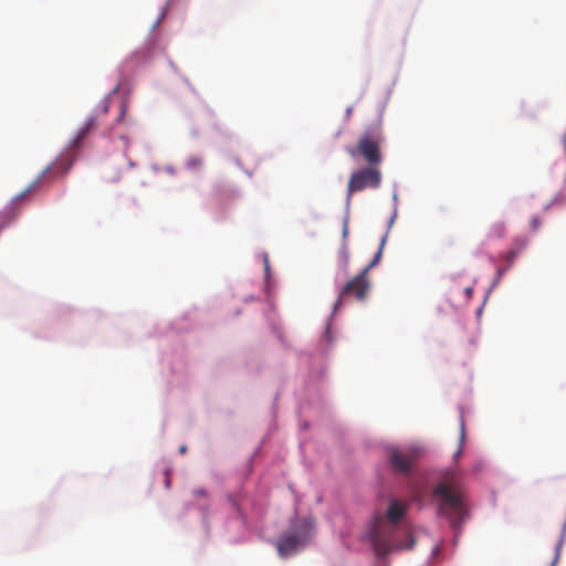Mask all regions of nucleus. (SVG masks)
Listing matches in <instances>:
<instances>
[{
    "mask_svg": "<svg viewBox=\"0 0 566 566\" xmlns=\"http://www.w3.org/2000/svg\"><path fill=\"white\" fill-rule=\"evenodd\" d=\"M407 510V502L391 499L385 514L375 517L370 531V539L376 555L382 557L395 549H410L415 546L416 542L411 534H408L409 541L407 544L397 542L394 538L398 524L405 518Z\"/></svg>",
    "mask_w": 566,
    "mask_h": 566,
    "instance_id": "nucleus-1",
    "label": "nucleus"
},
{
    "mask_svg": "<svg viewBox=\"0 0 566 566\" xmlns=\"http://www.w3.org/2000/svg\"><path fill=\"white\" fill-rule=\"evenodd\" d=\"M432 500L439 516L447 518L452 528H459L468 517L465 493L458 480L447 478L432 491Z\"/></svg>",
    "mask_w": 566,
    "mask_h": 566,
    "instance_id": "nucleus-2",
    "label": "nucleus"
},
{
    "mask_svg": "<svg viewBox=\"0 0 566 566\" xmlns=\"http://www.w3.org/2000/svg\"><path fill=\"white\" fill-rule=\"evenodd\" d=\"M313 521L305 518L301 521L292 531L281 535L276 547L281 556L286 557L295 553L301 545H304L311 538Z\"/></svg>",
    "mask_w": 566,
    "mask_h": 566,
    "instance_id": "nucleus-3",
    "label": "nucleus"
},
{
    "mask_svg": "<svg viewBox=\"0 0 566 566\" xmlns=\"http://www.w3.org/2000/svg\"><path fill=\"white\" fill-rule=\"evenodd\" d=\"M381 140L379 133L366 132L359 137L356 147L348 149V154L352 157H363L368 165L379 166L382 160Z\"/></svg>",
    "mask_w": 566,
    "mask_h": 566,
    "instance_id": "nucleus-4",
    "label": "nucleus"
},
{
    "mask_svg": "<svg viewBox=\"0 0 566 566\" xmlns=\"http://www.w3.org/2000/svg\"><path fill=\"white\" fill-rule=\"evenodd\" d=\"M381 171L378 166L368 165L367 167L360 168L354 171L350 175L348 187H347V196L346 203L349 206L352 200V195L354 192L363 191L366 188L376 189L381 184Z\"/></svg>",
    "mask_w": 566,
    "mask_h": 566,
    "instance_id": "nucleus-5",
    "label": "nucleus"
},
{
    "mask_svg": "<svg viewBox=\"0 0 566 566\" xmlns=\"http://www.w3.org/2000/svg\"><path fill=\"white\" fill-rule=\"evenodd\" d=\"M76 157V149L72 146L65 148L60 156L44 169L41 175L34 180L23 192H21L17 198H23L29 192H31L46 176L57 177L65 175L72 167Z\"/></svg>",
    "mask_w": 566,
    "mask_h": 566,
    "instance_id": "nucleus-6",
    "label": "nucleus"
},
{
    "mask_svg": "<svg viewBox=\"0 0 566 566\" xmlns=\"http://www.w3.org/2000/svg\"><path fill=\"white\" fill-rule=\"evenodd\" d=\"M369 287L370 282L366 271H360L342 287L334 304V311H337L342 306L345 298L354 297L358 301H364L368 294Z\"/></svg>",
    "mask_w": 566,
    "mask_h": 566,
    "instance_id": "nucleus-7",
    "label": "nucleus"
},
{
    "mask_svg": "<svg viewBox=\"0 0 566 566\" xmlns=\"http://www.w3.org/2000/svg\"><path fill=\"white\" fill-rule=\"evenodd\" d=\"M418 452L416 450L400 451L398 449H391L389 451V462L395 471L407 474L412 469Z\"/></svg>",
    "mask_w": 566,
    "mask_h": 566,
    "instance_id": "nucleus-8",
    "label": "nucleus"
},
{
    "mask_svg": "<svg viewBox=\"0 0 566 566\" xmlns=\"http://www.w3.org/2000/svg\"><path fill=\"white\" fill-rule=\"evenodd\" d=\"M98 116L99 115H94L87 118L84 126L77 130L70 146L75 149H78L82 146L87 135L98 126Z\"/></svg>",
    "mask_w": 566,
    "mask_h": 566,
    "instance_id": "nucleus-9",
    "label": "nucleus"
},
{
    "mask_svg": "<svg viewBox=\"0 0 566 566\" xmlns=\"http://www.w3.org/2000/svg\"><path fill=\"white\" fill-rule=\"evenodd\" d=\"M348 234H349V217H348V214H346L343 219V229H342V240H343L342 254H343L346 265L348 264V261H349V252L347 249Z\"/></svg>",
    "mask_w": 566,
    "mask_h": 566,
    "instance_id": "nucleus-10",
    "label": "nucleus"
},
{
    "mask_svg": "<svg viewBox=\"0 0 566 566\" xmlns=\"http://www.w3.org/2000/svg\"><path fill=\"white\" fill-rule=\"evenodd\" d=\"M386 241H387V234H385L381 240H380V247L377 251V253L375 254L374 259L370 261V263L363 270V271H366V274L368 275L369 274V271L375 268L379 262H380V259L382 256V250H384V247L386 244Z\"/></svg>",
    "mask_w": 566,
    "mask_h": 566,
    "instance_id": "nucleus-11",
    "label": "nucleus"
},
{
    "mask_svg": "<svg viewBox=\"0 0 566 566\" xmlns=\"http://www.w3.org/2000/svg\"><path fill=\"white\" fill-rule=\"evenodd\" d=\"M505 224L504 222H496L494 223L491 229L489 237L490 238H503L505 234Z\"/></svg>",
    "mask_w": 566,
    "mask_h": 566,
    "instance_id": "nucleus-12",
    "label": "nucleus"
},
{
    "mask_svg": "<svg viewBox=\"0 0 566 566\" xmlns=\"http://www.w3.org/2000/svg\"><path fill=\"white\" fill-rule=\"evenodd\" d=\"M527 245V240L525 238H516L513 241L512 248L516 250V252L520 254Z\"/></svg>",
    "mask_w": 566,
    "mask_h": 566,
    "instance_id": "nucleus-13",
    "label": "nucleus"
},
{
    "mask_svg": "<svg viewBox=\"0 0 566 566\" xmlns=\"http://www.w3.org/2000/svg\"><path fill=\"white\" fill-rule=\"evenodd\" d=\"M517 255H518V253L514 249H510L506 252L505 260H506V263H507V268H510L514 263V261H515Z\"/></svg>",
    "mask_w": 566,
    "mask_h": 566,
    "instance_id": "nucleus-14",
    "label": "nucleus"
},
{
    "mask_svg": "<svg viewBox=\"0 0 566 566\" xmlns=\"http://www.w3.org/2000/svg\"><path fill=\"white\" fill-rule=\"evenodd\" d=\"M464 437H465V424H464L463 417H461V419H460V441L461 442L464 440Z\"/></svg>",
    "mask_w": 566,
    "mask_h": 566,
    "instance_id": "nucleus-15",
    "label": "nucleus"
},
{
    "mask_svg": "<svg viewBox=\"0 0 566 566\" xmlns=\"http://www.w3.org/2000/svg\"><path fill=\"white\" fill-rule=\"evenodd\" d=\"M108 109H109V103H108V99L105 98L103 102H102V107H101V113L103 115L107 114L108 113Z\"/></svg>",
    "mask_w": 566,
    "mask_h": 566,
    "instance_id": "nucleus-16",
    "label": "nucleus"
},
{
    "mask_svg": "<svg viewBox=\"0 0 566 566\" xmlns=\"http://www.w3.org/2000/svg\"><path fill=\"white\" fill-rule=\"evenodd\" d=\"M193 494L197 495V496H206L207 495V492L203 490V489H197L193 491Z\"/></svg>",
    "mask_w": 566,
    "mask_h": 566,
    "instance_id": "nucleus-17",
    "label": "nucleus"
},
{
    "mask_svg": "<svg viewBox=\"0 0 566 566\" xmlns=\"http://www.w3.org/2000/svg\"><path fill=\"white\" fill-rule=\"evenodd\" d=\"M472 293H473V287L469 286L465 289V294H467L468 298H470L472 296Z\"/></svg>",
    "mask_w": 566,
    "mask_h": 566,
    "instance_id": "nucleus-18",
    "label": "nucleus"
},
{
    "mask_svg": "<svg viewBox=\"0 0 566 566\" xmlns=\"http://www.w3.org/2000/svg\"><path fill=\"white\" fill-rule=\"evenodd\" d=\"M125 111H126V106H125V104H122L120 105V114H119L118 119H120V117L125 114Z\"/></svg>",
    "mask_w": 566,
    "mask_h": 566,
    "instance_id": "nucleus-19",
    "label": "nucleus"
},
{
    "mask_svg": "<svg viewBox=\"0 0 566 566\" xmlns=\"http://www.w3.org/2000/svg\"><path fill=\"white\" fill-rule=\"evenodd\" d=\"M507 269H509V268H507V265H506L505 268H503V269H500V270H499V275H500V276H501V275H503V274H504V272H505Z\"/></svg>",
    "mask_w": 566,
    "mask_h": 566,
    "instance_id": "nucleus-20",
    "label": "nucleus"
},
{
    "mask_svg": "<svg viewBox=\"0 0 566 566\" xmlns=\"http://www.w3.org/2000/svg\"><path fill=\"white\" fill-rule=\"evenodd\" d=\"M179 451H180L181 453L186 452V447H185V446L180 447Z\"/></svg>",
    "mask_w": 566,
    "mask_h": 566,
    "instance_id": "nucleus-21",
    "label": "nucleus"
},
{
    "mask_svg": "<svg viewBox=\"0 0 566 566\" xmlns=\"http://www.w3.org/2000/svg\"><path fill=\"white\" fill-rule=\"evenodd\" d=\"M533 227H534V229H536L538 227V222L536 220H534Z\"/></svg>",
    "mask_w": 566,
    "mask_h": 566,
    "instance_id": "nucleus-22",
    "label": "nucleus"
},
{
    "mask_svg": "<svg viewBox=\"0 0 566 566\" xmlns=\"http://www.w3.org/2000/svg\"><path fill=\"white\" fill-rule=\"evenodd\" d=\"M557 558H558V557L556 556V557H555V560H554V562H553V564H552V566H554V564L556 563Z\"/></svg>",
    "mask_w": 566,
    "mask_h": 566,
    "instance_id": "nucleus-23",
    "label": "nucleus"
}]
</instances>
